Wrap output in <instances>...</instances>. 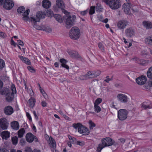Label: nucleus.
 Instances as JSON below:
<instances>
[{
	"label": "nucleus",
	"instance_id": "72a5a7b5",
	"mask_svg": "<svg viewBox=\"0 0 152 152\" xmlns=\"http://www.w3.org/2000/svg\"><path fill=\"white\" fill-rule=\"evenodd\" d=\"M86 74L88 79L90 78H93L95 77L94 76L93 71H89Z\"/></svg>",
	"mask_w": 152,
	"mask_h": 152
},
{
	"label": "nucleus",
	"instance_id": "7c9ffc66",
	"mask_svg": "<svg viewBox=\"0 0 152 152\" xmlns=\"http://www.w3.org/2000/svg\"><path fill=\"white\" fill-rule=\"evenodd\" d=\"M50 147L53 149L55 148L56 146V142L55 140L52 138L50 139Z\"/></svg>",
	"mask_w": 152,
	"mask_h": 152
},
{
	"label": "nucleus",
	"instance_id": "bb28decb",
	"mask_svg": "<svg viewBox=\"0 0 152 152\" xmlns=\"http://www.w3.org/2000/svg\"><path fill=\"white\" fill-rule=\"evenodd\" d=\"M56 4L59 8H63L64 6V3L63 0H56Z\"/></svg>",
	"mask_w": 152,
	"mask_h": 152
},
{
	"label": "nucleus",
	"instance_id": "4d7b16f0",
	"mask_svg": "<svg viewBox=\"0 0 152 152\" xmlns=\"http://www.w3.org/2000/svg\"><path fill=\"white\" fill-rule=\"evenodd\" d=\"M41 104L42 106L43 107H45L47 106V104L46 102L44 101L42 102Z\"/></svg>",
	"mask_w": 152,
	"mask_h": 152
},
{
	"label": "nucleus",
	"instance_id": "37998d69",
	"mask_svg": "<svg viewBox=\"0 0 152 152\" xmlns=\"http://www.w3.org/2000/svg\"><path fill=\"white\" fill-rule=\"evenodd\" d=\"M12 140L13 144L16 145L18 143V138L17 137H12Z\"/></svg>",
	"mask_w": 152,
	"mask_h": 152
},
{
	"label": "nucleus",
	"instance_id": "09e8293b",
	"mask_svg": "<svg viewBox=\"0 0 152 152\" xmlns=\"http://www.w3.org/2000/svg\"><path fill=\"white\" fill-rule=\"evenodd\" d=\"M94 75V77H96L99 75L101 74V72L99 71H93Z\"/></svg>",
	"mask_w": 152,
	"mask_h": 152
},
{
	"label": "nucleus",
	"instance_id": "338daca9",
	"mask_svg": "<svg viewBox=\"0 0 152 152\" xmlns=\"http://www.w3.org/2000/svg\"><path fill=\"white\" fill-rule=\"evenodd\" d=\"M33 113L34 115V116L35 119L37 120L38 119V117L37 116L35 111H34L33 112Z\"/></svg>",
	"mask_w": 152,
	"mask_h": 152
},
{
	"label": "nucleus",
	"instance_id": "a878e982",
	"mask_svg": "<svg viewBox=\"0 0 152 152\" xmlns=\"http://www.w3.org/2000/svg\"><path fill=\"white\" fill-rule=\"evenodd\" d=\"M36 102L35 99L33 98H31L28 100V104L29 106L31 108H33Z\"/></svg>",
	"mask_w": 152,
	"mask_h": 152
},
{
	"label": "nucleus",
	"instance_id": "f03ea898",
	"mask_svg": "<svg viewBox=\"0 0 152 152\" xmlns=\"http://www.w3.org/2000/svg\"><path fill=\"white\" fill-rule=\"evenodd\" d=\"M106 4H108L110 7L113 10H116L119 8L121 4L119 0H103Z\"/></svg>",
	"mask_w": 152,
	"mask_h": 152
},
{
	"label": "nucleus",
	"instance_id": "2f4dec72",
	"mask_svg": "<svg viewBox=\"0 0 152 152\" xmlns=\"http://www.w3.org/2000/svg\"><path fill=\"white\" fill-rule=\"evenodd\" d=\"M98 19L101 21L105 23H107L108 20V19L106 18L104 19L103 17L101 15H99L98 17Z\"/></svg>",
	"mask_w": 152,
	"mask_h": 152
},
{
	"label": "nucleus",
	"instance_id": "dca6fc26",
	"mask_svg": "<svg viewBox=\"0 0 152 152\" xmlns=\"http://www.w3.org/2000/svg\"><path fill=\"white\" fill-rule=\"evenodd\" d=\"M4 113L7 115H11L13 112V109L10 106L6 107L4 110Z\"/></svg>",
	"mask_w": 152,
	"mask_h": 152
},
{
	"label": "nucleus",
	"instance_id": "69168bd1",
	"mask_svg": "<svg viewBox=\"0 0 152 152\" xmlns=\"http://www.w3.org/2000/svg\"><path fill=\"white\" fill-rule=\"evenodd\" d=\"M6 91L4 90H1L0 91V94L2 95H4L6 93Z\"/></svg>",
	"mask_w": 152,
	"mask_h": 152
},
{
	"label": "nucleus",
	"instance_id": "49530a36",
	"mask_svg": "<svg viewBox=\"0 0 152 152\" xmlns=\"http://www.w3.org/2000/svg\"><path fill=\"white\" fill-rule=\"evenodd\" d=\"M80 78L81 80H85L88 79L87 74L85 75L80 76Z\"/></svg>",
	"mask_w": 152,
	"mask_h": 152
},
{
	"label": "nucleus",
	"instance_id": "c756f323",
	"mask_svg": "<svg viewBox=\"0 0 152 152\" xmlns=\"http://www.w3.org/2000/svg\"><path fill=\"white\" fill-rule=\"evenodd\" d=\"M25 130L24 128H22L20 129L18 132V137L21 138L22 137L25 133Z\"/></svg>",
	"mask_w": 152,
	"mask_h": 152
},
{
	"label": "nucleus",
	"instance_id": "774afa93",
	"mask_svg": "<svg viewBox=\"0 0 152 152\" xmlns=\"http://www.w3.org/2000/svg\"><path fill=\"white\" fill-rule=\"evenodd\" d=\"M0 36L3 37H5V34L2 32H0Z\"/></svg>",
	"mask_w": 152,
	"mask_h": 152
},
{
	"label": "nucleus",
	"instance_id": "680f3d73",
	"mask_svg": "<svg viewBox=\"0 0 152 152\" xmlns=\"http://www.w3.org/2000/svg\"><path fill=\"white\" fill-rule=\"evenodd\" d=\"M87 10H85L81 12L80 14L84 16L87 14Z\"/></svg>",
	"mask_w": 152,
	"mask_h": 152
},
{
	"label": "nucleus",
	"instance_id": "6ab92c4d",
	"mask_svg": "<svg viewBox=\"0 0 152 152\" xmlns=\"http://www.w3.org/2000/svg\"><path fill=\"white\" fill-rule=\"evenodd\" d=\"M144 41L147 45L149 46H152V36H149L145 38Z\"/></svg>",
	"mask_w": 152,
	"mask_h": 152
},
{
	"label": "nucleus",
	"instance_id": "0e129e2a",
	"mask_svg": "<svg viewBox=\"0 0 152 152\" xmlns=\"http://www.w3.org/2000/svg\"><path fill=\"white\" fill-rule=\"evenodd\" d=\"M39 86L40 87V91L42 93V94H43L44 93H45V91L42 88L39 84Z\"/></svg>",
	"mask_w": 152,
	"mask_h": 152
},
{
	"label": "nucleus",
	"instance_id": "6e6d98bb",
	"mask_svg": "<svg viewBox=\"0 0 152 152\" xmlns=\"http://www.w3.org/2000/svg\"><path fill=\"white\" fill-rule=\"evenodd\" d=\"M45 30L46 32L49 33H50L52 31L51 29L49 27L46 28L45 29Z\"/></svg>",
	"mask_w": 152,
	"mask_h": 152
},
{
	"label": "nucleus",
	"instance_id": "7ed1b4c3",
	"mask_svg": "<svg viewBox=\"0 0 152 152\" xmlns=\"http://www.w3.org/2000/svg\"><path fill=\"white\" fill-rule=\"evenodd\" d=\"M69 35L70 37L72 39H77L80 36L79 29L76 27H73L70 31Z\"/></svg>",
	"mask_w": 152,
	"mask_h": 152
},
{
	"label": "nucleus",
	"instance_id": "ea45409f",
	"mask_svg": "<svg viewBox=\"0 0 152 152\" xmlns=\"http://www.w3.org/2000/svg\"><path fill=\"white\" fill-rule=\"evenodd\" d=\"M140 63L142 65H144L145 64H148L150 63V61L148 60L142 59L140 61Z\"/></svg>",
	"mask_w": 152,
	"mask_h": 152
},
{
	"label": "nucleus",
	"instance_id": "1a4fd4ad",
	"mask_svg": "<svg viewBox=\"0 0 152 152\" xmlns=\"http://www.w3.org/2000/svg\"><path fill=\"white\" fill-rule=\"evenodd\" d=\"M26 138L27 141L29 142H32L34 140L36 142L38 141V140L36 137L30 132L27 134Z\"/></svg>",
	"mask_w": 152,
	"mask_h": 152
},
{
	"label": "nucleus",
	"instance_id": "4c0bfd02",
	"mask_svg": "<svg viewBox=\"0 0 152 152\" xmlns=\"http://www.w3.org/2000/svg\"><path fill=\"white\" fill-rule=\"evenodd\" d=\"M94 109L95 111L97 113H99L101 111V108L98 105L94 104Z\"/></svg>",
	"mask_w": 152,
	"mask_h": 152
},
{
	"label": "nucleus",
	"instance_id": "bf43d9fd",
	"mask_svg": "<svg viewBox=\"0 0 152 152\" xmlns=\"http://www.w3.org/2000/svg\"><path fill=\"white\" fill-rule=\"evenodd\" d=\"M109 76H107L106 77V79H105L104 80V81L107 83H108L111 80V79H110V78H109L108 77H109Z\"/></svg>",
	"mask_w": 152,
	"mask_h": 152
},
{
	"label": "nucleus",
	"instance_id": "3c124183",
	"mask_svg": "<svg viewBox=\"0 0 152 152\" xmlns=\"http://www.w3.org/2000/svg\"><path fill=\"white\" fill-rule=\"evenodd\" d=\"M5 65L4 61L2 59H0V69L4 67Z\"/></svg>",
	"mask_w": 152,
	"mask_h": 152
},
{
	"label": "nucleus",
	"instance_id": "603ef678",
	"mask_svg": "<svg viewBox=\"0 0 152 152\" xmlns=\"http://www.w3.org/2000/svg\"><path fill=\"white\" fill-rule=\"evenodd\" d=\"M99 48L101 50H104V47L101 43H99L98 44Z\"/></svg>",
	"mask_w": 152,
	"mask_h": 152
},
{
	"label": "nucleus",
	"instance_id": "4be33fe9",
	"mask_svg": "<svg viewBox=\"0 0 152 152\" xmlns=\"http://www.w3.org/2000/svg\"><path fill=\"white\" fill-rule=\"evenodd\" d=\"M18 57L22 61L26 64L29 65L31 64L30 60L28 58L21 56H19Z\"/></svg>",
	"mask_w": 152,
	"mask_h": 152
},
{
	"label": "nucleus",
	"instance_id": "8fccbe9b",
	"mask_svg": "<svg viewBox=\"0 0 152 152\" xmlns=\"http://www.w3.org/2000/svg\"><path fill=\"white\" fill-rule=\"evenodd\" d=\"M27 68L29 71L31 72H34L35 71L33 67L32 66H28Z\"/></svg>",
	"mask_w": 152,
	"mask_h": 152
},
{
	"label": "nucleus",
	"instance_id": "0eeeda50",
	"mask_svg": "<svg viewBox=\"0 0 152 152\" xmlns=\"http://www.w3.org/2000/svg\"><path fill=\"white\" fill-rule=\"evenodd\" d=\"M127 111L125 109H120L118 112V117L121 121L125 120L127 117Z\"/></svg>",
	"mask_w": 152,
	"mask_h": 152
},
{
	"label": "nucleus",
	"instance_id": "393cba45",
	"mask_svg": "<svg viewBox=\"0 0 152 152\" xmlns=\"http://www.w3.org/2000/svg\"><path fill=\"white\" fill-rule=\"evenodd\" d=\"M60 62L61 63V66L63 67H64L67 69H69V66L66 64L67 61L64 58L61 59L60 60Z\"/></svg>",
	"mask_w": 152,
	"mask_h": 152
},
{
	"label": "nucleus",
	"instance_id": "c9c22d12",
	"mask_svg": "<svg viewBox=\"0 0 152 152\" xmlns=\"http://www.w3.org/2000/svg\"><path fill=\"white\" fill-rule=\"evenodd\" d=\"M82 125V124L80 123H79L77 124H73L72 125V126L75 129H77V128L78 129L79 128L81 127Z\"/></svg>",
	"mask_w": 152,
	"mask_h": 152
},
{
	"label": "nucleus",
	"instance_id": "2eb2a0df",
	"mask_svg": "<svg viewBox=\"0 0 152 152\" xmlns=\"http://www.w3.org/2000/svg\"><path fill=\"white\" fill-rule=\"evenodd\" d=\"M146 81V77L143 76L139 77L136 80L137 83L140 85L144 84Z\"/></svg>",
	"mask_w": 152,
	"mask_h": 152
},
{
	"label": "nucleus",
	"instance_id": "a18cd8bd",
	"mask_svg": "<svg viewBox=\"0 0 152 152\" xmlns=\"http://www.w3.org/2000/svg\"><path fill=\"white\" fill-rule=\"evenodd\" d=\"M95 6L91 7L89 12V13L90 15H92L95 12Z\"/></svg>",
	"mask_w": 152,
	"mask_h": 152
},
{
	"label": "nucleus",
	"instance_id": "a19ab883",
	"mask_svg": "<svg viewBox=\"0 0 152 152\" xmlns=\"http://www.w3.org/2000/svg\"><path fill=\"white\" fill-rule=\"evenodd\" d=\"M11 91L10 92L12 93L14 95L16 93V89L14 85H12L11 87Z\"/></svg>",
	"mask_w": 152,
	"mask_h": 152
},
{
	"label": "nucleus",
	"instance_id": "423d86ee",
	"mask_svg": "<svg viewBox=\"0 0 152 152\" xmlns=\"http://www.w3.org/2000/svg\"><path fill=\"white\" fill-rule=\"evenodd\" d=\"M45 15L43 12H39L37 13L36 16L31 17V21L34 23V25H36L37 22H39L40 19L45 18Z\"/></svg>",
	"mask_w": 152,
	"mask_h": 152
},
{
	"label": "nucleus",
	"instance_id": "9b49d317",
	"mask_svg": "<svg viewBox=\"0 0 152 152\" xmlns=\"http://www.w3.org/2000/svg\"><path fill=\"white\" fill-rule=\"evenodd\" d=\"M117 98L121 102L125 103L128 101V98L127 96L122 94H118L117 96Z\"/></svg>",
	"mask_w": 152,
	"mask_h": 152
},
{
	"label": "nucleus",
	"instance_id": "a211bd4d",
	"mask_svg": "<svg viewBox=\"0 0 152 152\" xmlns=\"http://www.w3.org/2000/svg\"><path fill=\"white\" fill-rule=\"evenodd\" d=\"M42 4V7L46 9L50 7L51 6V3L48 0H43Z\"/></svg>",
	"mask_w": 152,
	"mask_h": 152
},
{
	"label": "nucleus",
	"instance_id": "f257e3e1",
	"mask_svg": "<svg viewBox=\"0 0 152 152\" xmlns=\"http://www.w3.org/2000/svg\"><path fill=\"white\" fill-rule=\"evenodd\" d=\"M102 144L98 145L97 148L98 152H100L101 150L104 148L112 145L113 142L111 139L109 137H106L102 140Z\"/></svg>",
	"mask_w": 152,
	"mask_h": 152
},
{
	"label": "nucleus",
	"instance_id": "4468645a",
	"mask_svg": "<svg viewBox=\"0 0 152 152\" xmlns=\"http://www.w3.org/2000/svg\"><path fill=\"white\" fill-rule=\"evenodd\" d=\"M126 35L128 37H131L135 33L134 30L131 28H126L125 31Z\"/></svg>",
	"mask_w": 152,
	"mask_h": 152
},
{
	"label": "nucleus",
	"instance_id": "20e7f679",
	"mask_svg": "<svg viewBox=\"0 0 152 152\" xmlns=\"http://www.w3.org/2000/svg\"><path fill=\"white\" fill-rule=\"evenodd\" d=\"M14 5V3L12 0H0V6H2L6 10H10Z\"/></svg>",
	"mask_w": 152,
	"mask_h": 152
},
{
	"label": "nucleus",
	"instance_id": "79ce46f5",
	"mask_svg": "<svg viewBox=\"0 0 152 152\" xmlns=\"http://www.w3.org/2000/svg\"><path fill=\"white\" fill-rule=\"evenodd\" d=\"M97 6L96 8V11L99 12H101L102 11V7L99 4H96Z\"/></svg>",
	"mask_w": 152,
	"mask_h": 152
},
{
	"label": "nucleus",
	"instance_id": "e2e57ef3",
	"mask_svg": "<svg viewBox=\"0 0 152 152\" xmlns=\"http://www.w3.org/2000/svg\"><path fill=\"white\" fill-rule=\"evenodd\" d=\"M118 140L122 144L124 143L125 141V140L124 138L119 139Z\"/></svg>",
	"mask_w": 152,
	"mask_h": 152
},
{
	"label": "nucleus",
	"instance_id": "f3484780",
	"mask_svg": "<svg viewBox=\"0 0 152 152\" xmlns=\"http://www.w3.org/2000/svg\"><path fill=\"white\" fill-rule=\"evenodd\" d=\"M10 133L7 131H5L1 133V136L3 139L7 140L10 137Z\"/></svg>",
	"mask_w": 152,
	"mask_h": 152
},
{
	"label": "nucleus",
	"instance_id": "de8ad7c7",
	"mask_svg": "<svg viewBox=\"0 0 152 152\" xmlns=\"http://www.w3.org/2000/svg\"><path fill=\"white\" fill-rule=\"evenodd\" d=\"M102 102V99L100 98L97 99L95 102L94 104L98 105Z\"/></svg>",
	"mask_w": 152,
	"mask_h": 152
},
{
	"label": "nucleus",
	"instance_id": "c03bdc74",
	"mask_svg": "<svg viewBox=\"0 0 152 152\" xmlns=\"http://www.w3.org/2000/svg\"><path fill=\"white\" fill-rule=\"evenodd\" d=\"M68 137L69 138V140L72 143H75L76 139L75 137H72L69 135L68 136Z\"/></svg>",
	"mask_w": 152,
	"mask_h": 152
},
{
	"label": "nucleus",
	"instance_id": "412c9836",
	"mask_svg": "<svg viewBox=\"0 0 152 152\" xmlns=\"http://www.w3.org/2000/svg\"><path fill=\"white\" fill-rule=\"evenodd\" d=\"M11 126L13 129L15 130H18L19 127L18 123L17 121H15L11 122Z\"/></svg>",
	"mask_w": 152,
	"mask_h": 152
},
{
	"label": "nucleus",
	"instance_id": "13d9d810",
	"mask_svg": "<svg viewBox=\"0 0 152 152\" xmlns=\"http://www.w3.org/2000/svg\"><path fill=\"white\" fill-rule=\"evenodd\" d=\"M26 115L30 121H31V118L30 114L28 113H26Z\"/></svg>",
	"mask_w": 152,
	"mask_h": 152
},
{
	"label": "nucleus",
	"instance_id": "cd10ccee",
	"mask_svg": "<svg viewBox=\"0 0 152 152\" xmlns=\"http://www.w3.org/2000/svg\"><path fill=\"white\" fill-rule=\"evenodd\" d=\"M147 76L150 79H152V66L150 67L147 72ZM151 85L152 86V80L151 81Z\"/></svg>",
	"mask_w": 152,
	"mask_h": 152
},
{
	"label": "nucleus",
	"instance_id": "ddd939ff",
	"mask_svg": "<svg viewBox=\"0 0 152 152\" xmlns=\"http://www.w3.org/2000/svg\"><path fill=\"white\" fill-rule=\"evenodd\" d=\"M131 4L129 3L124 4L123 5V9L125 13L127 14L130 13V9H131Z\"/></svg>",
	"mask_w": 152,
	"mask_h": 152
},
{
	"label": "nucleus",
	"instance_id": "5fc2aeb1",
	"mask_svg": "<svg viewBox=\"0 0 152 152\" xmlns=\"http://www.w3.org/2000/svg\"><path fill=\"white\" fill-rule=\"evenodd\" d=\"M20 143L21 145H24L25 143V140L22 139H21L20 141Z\"/></svg>",
	"mask_w": 152,
	"mask_h": 152
},
{
	"label": "nucleus",
	"instance_id": "473e14b6",
	"mask_svg": "<svg viewBox=\"0 0 152 152\" xmlns=\"http://www.w3.org/2000/svg\"><path fill=\"white\" fill-rule=\"evenodd\" d=\"M141 105L142 108L145 110L150 109L152 107L150 105H146L145 103H143Z\"/></svg>",
	"mask_w": 152,
	"mask_h": 152
},
{
	"label": "nucleus",
	"instance_id": "e433bc0d",
	"mask_svg": "<svg viewBox=\"0 0 152 152\" xmlns=\"http://www.w3.org/2000/svg\"><path fill=\"white\" fill-rule=\"evenodd\" d=\"M89 128L90 130L92 129L93 128L96 126L95 124L91 120L89 121Z\"/></svg>",
	"mask_w": 152,
	"mask_h": 152
},
{
	"label": "nucleus",
	"instance_id": "b1692460",
	"mask_svg": "<svg viewBox=\"0 0 152 152\" xmlns=\"http://www.w3.org/2000/svg\"><path fill=\"white\" fill-rule=\"evenodd\" d=\"M142 24L146 28L150 29L152 28V23L150 22L143 21L142 22Z\"/></svg>",
	"mask_w": 152,
	"mask_h": 152
},
{
	"label": "nucleus",
	"instance_id": "864d4df0",
	"mask_svg": "<svg viewBox=\"0 0 152 152\" xmlns=\"http://www.w3.org/2000/svg\"><path fill=\"white\" fill-rule=\"evenodd\" d=\"M25 152H31V149L30 147H26L25 149Z\"/></svg>",
	"mask_w": 152,
	"mask_h": 152
},
{
	"label": "nucleus",
	"instance_id": "9d476101",
	"mask_svg": "<svg viewBox=\"0 0 152 152\" xmlns=\"http://www.w3.org/2000/svg\"><path fill=\"white\" fill-rule=\"evenodd\" d=\"M128 24V22L125 20H119L117 23V26L118 29L123 30Z\"/></svg>",
	"mask_w": 152,
	"mask_h": 152
},
{
	"label": "nucleus",
	"instance_id": "6e6552de",
	"mask_svg": "<svg viewBox=\"0 0 152 152\" xmlns=\"http://www.w3.org/2000/svg\"><path fill=\"white\" fill-rule=\"evenodd\" d=\"M9 124L8 121L6 118H2L0 119V127L3 130L7 129Z\"/></svg>",
	"mask_w": 152,
	"mask_h": 152
},
{
	"label": "nucleus",
	"instance_id": "052dcab7",
	"mask_svg": "<svg viewBox=\"0 0 152 152\" xmlns=\"http://www.w3.org/2000/svg\"><path fill=\"white\" fill-rule=\"evenodd\" d=\"M17 43L19 45L21 46H23V42L21 40H19L17 41Z\"/></svg>",
	"mask_w": 152,
	"mask_h": 152
},
{
	"label": "nucleus",
	"instance_id": "5701e85b",
	"mask_svg": "<svg viewBox=\"0 0 152 152\" xmlns=\"http://www.w3.org/2000/svg\"><path fill=\"white\" fill-rule=\"evenodd\" d=\"M30 12V10L28 9L26 10L23 14V19L25 21H28L29 19L28 16Z\"/></svg>",
	"mask_w": 152,
	"mask_h": 152
},
{
	"label": "nucleus",
	"instance_id": "58836bf2",
	"mask_svg": "<svg viewBox=\"0 0 152 152\" xmlns=\"http://www.w3.org/2000/svg\"><path fill=\"white\" fill-rule=\"evenodd\" d=\"M25 10V7L23 6H21L18 8L17 9V12L19 13H22V12Z\"/></svg>",
	"mask_w": 152,
	"mask_h": 152
},
{
	"label": "nucleus",
	"instance_id": "f8f14e48",
	"mask_svg": "<svg viewBox=\"0 0 152 152\" xmlns=\"http://www.w3.org/2000/svg\"><path fill=\"white\" fill-rule=\"evenodd\" d=\"M78 132L84 135H88L90 133L88 129L83 125L81 127L78 128Z\"/></svg>",
	"mask_w": 152,
	"mask_h": 152
},
{
	"label": "nucleus",
	"instance_id": "c85d7f7f",
	"mask_svg": "<svg viewBox=\"0 0 152 152\" xmlns=\"http://www.w3.org/2000/svg\"><path fill=\"white\" fill-rule=\"evenodd\" d=\"M54 17L58 22L60 23L63 22V19L62 17L60 15L58 14H55L54 15Z\"/></svg>",
	"mask_w": 152,
	"mask_h": 152
},
{
	"label": "nucleus",
	"instance_id": "f704fd0d",
	"mask_svg": "<svg viewBox=\"0 0 152 152\" xmlns=\"http://www.w3.org/2000/svg\"><path fill=\"white\" fill-rule=\"evenodd\" d=\"M69 53L72 56H77V57H79V56H78V54L75 51H72L71 52H69Z\"/></svg>",
	"mask_w": 152,
	"mask_h": 152
},
{
	"label": "nucleus",
	"instance_id": "aec40b11",
	"mask_svg": "<svg viewBox=\"0 0 152 152\" xmlns=\"http://www.w3.org/2000/svg\"><path fill=\"white\" fill-rule=\"evenodd\" d=\"M14 98V95L10 92L7 93L6 95V99L7 102H11Z\"/></svg>",
	"mask_w": 152,
	"mask_h": 152
},
{
	"label": "nucleus",
	"instance_id": "39448f33",
	"mask_svg": "<svg viewBox=\"0 0 152 152\" xmlns=\"http://www.w3.org/2000/svg\"><path fill=\"white\" fill-rule=\"evenodd\" d=\"M64 18L65 19V23L67 26V28H69L74 25L76 19L75 15H66L64 16Z\"/></svg>",
	"mask_w": 152,
	"mask_h": 152
}]
</instances>
